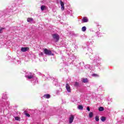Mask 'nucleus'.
Instances as JSON below:
<instances>
[{"label":"nucleus","instance_id":"2","mask_svg":"<svg viewBox=\"0 0 124 124\" xmlns=\"http://www.w3.org/2000/svg\"><path fill=\"white\" fill-rule=\"evenodd\" d=\"M52 37L56 42L60 40V35L57 33L52 34Z\"/></svg>","mask_w":124,"mask_h":124},{"label":"nucleus","instance_id":"20","mask_svg":"<svg viewBox=\"0 0 124 124\" xmlns=\"http://www.w3.org/2000/svg\"><path fill=\"white\" fill-rule=\"evenodd\" d=\"M24 114L25 115H26V116H27V117H31V115H30V114H29L28 113H26V111H24Z\"/></svg>","mask_w":124,"mask_h":124},{"label":"nucleus","instance_id":"5","mask_svg":"<svg viewBox=\"0 0 124 124\" xmlns=\"http://www.w3.org/2000/svg\"><path fill=\"white\" fill-rule=\"evenodd\" d=\"M60 4L61 6L62 10H64V3L62 0H60Z\"/></svg>","mask_w":124,"mask_h":124},{"label":"nucleus","instance_id":"7","mask_svg":"<svg viewBox=\"0 0 124 124\" xmlns=\"http://www.w3.org/2000/svg\"><path fill=\"white\" fill-rule=\"evenodd\" d=\"M30 48L26 47H21V52H27L28 50H29Z\"/></svg>","mask_w":124,"mask_h":124},{"label":"nucleus","instance_id":"12","mask_svg":"<svg viewBox=\"0 0 124 124\" xmlns=\"http://www.w3.org/2000/svg\"><path fill=\"white\" fill-rule=\"evenodd\" d=\"M82 82L83 83H88V82H89V80H88V78H83Z\"/></svg>","mask_w":124,"mask_h":124},{"label":"nucleus","instance_id":"28","mask_svg":"<svg viewBox=\"0 0 124 124\" xmlns=\"http://www.w3.org/2000/svg\"><path fill=\"white\" fill-rule=\"evenodd\" d=\"M8 10H9V8L8 9Z\"/></svg>","mask_w":124,"mask_h":124},{"label":"nucleus","instance_id":"10","mask_svg":"<svg viewBox=\"0 0 124 124\" xmlns=\"http://www.w3.org/2000/svg\"><path fill=\"white\" fill-rule=\"evenodd\" d=\"M46 9H47V7H46V6H45V5L41 6V10H42V11H43V10H46Z\"/></svg>","mask_w":124,"mask_h":124},{"label":"nucleus","instance_id":"13","mask_svg":"<svg viewBox=\"0 0 124 124\" xmlns=\"http://www.w3.org/2000/svg\"><path fill=\"white\" fill-rule=\"evenodd\" d=\"M81 31H87V28L86 27V26L83 27L81 28Z\"/></svg>","mask_w":124,"mask_h":124},{"label":"nucleus","instance_id":"24","mask_svg":"<svg viewBox=\"0 0 124 124\" xmlns=\"http://www.w3.org/2000/svg\"><path fill=\"white\" fill-rule=\"evenodd\" d=\"M92 76H94V77H96L97 76V75L95 74H93Z\"/></svg>","mask_w":124,"mask_h":124},{"label":"nucleus","instance_id":"18","mask_svg":"<svg viewBox=\"0 0 124 124\" xmlns=\"http://www.w3.org/2000/svg\"><path fill=\"white\" fill-rule=\"evenodd\" d=\"M95 121L96 122H98V121H99V117H98V116L95 117Z\"/></svg>","mask_w":124,"mask_h":124},{"label":"nucleus","instance_id":"14","mask_svg":"<svg viewBox=\"0 0 124 124\" xmlns=\"http://www.w3.org/2000/svg\"><path fill=\"white\" fill-rule=\"evenodd\" d=\"M93 112H90L89 114V117L90 118H93Z\"/></svg>","mask_w":124,"mask_h":124},{"label":"nucleus","instance_id":"25","mask_svg":"<svg viewBox=\"0 0 124 124\" xmlns=\"http://www.w3.org/2000/svg\"><path fill=\"white\" fill-rule=\"evenodd\" d=\"M67 13L68 14V15H69L70 12L68 11H67Z\"/></svg>","mask_w":124,"mask_h":124},{"label":"nucleus","instance_id":"3","mask_svg":"<svg viewBox=\"0 0 124 124\" xmlns=\"http://www.w3.org/2000/svg\"><path fill=\"white\" fill-rule=\"evenodd\" d=\"M75 116L73 115H70V117L69 118V124H72L73 123V121H74V118Z\"/></svg>","mask_w":124,"mask_h":124},{"label":"nucleus","instance_id":"23","mask_svg":"<svg viewBox=\"0 0 124 124\" xmlns=\"http://www.w3.org/2000/svg\"><path fill=\"white\" fill-rule=\"evenodd\" d=\"M87 111H90L91 110V109H90V107H88L87 108Z\"/></svg>","mask_w":124,"mask_h":124},{"label":"nucleus","instance_id":"4","mask_svg":"<svg viewBox=\"0 0 124 124\" xmlns=\"http://www.w3.org/2000/svg\"><path fill=\"white\" fill-rule=\"evenodd\" d=\"M82 23H88V22H89V19L88 17L84 16L82 19Z\"/></svg>","mask_w":124,"mask_h":124},{"label":"nucleus","instance_id":"11","mask_svg":"<svg viewBox=\"0 0 124 124\" xmlns=\"http://www.w3.org/2000/svg\"><path fill=\"white\" fill-rule=\"evenodd\" d=\"M50 97L51 96L49 94H45L44 95V97H45V98H50Z\"/></svg>","mask_w":124,"mask_h":124},{"label":"nucleus","instance_id":"29","mask_svg":"<svg viewBox=\"0 0 124 124\" xmlns=\"http://www.w3.org/2000/svg\"><path fill=\"white\" fill-rule=\"evenodd\" d=\"M11 11H13L12 10H11Z\"/></svg>","mask_w":124,"mask_h":124},{"label":"nucleus","instance_id":"19","mask_svg":"<svg viewBox=\"0 0 124 124\" xmlns=\"http://www.w3.org/2000/svg\"><path fill=\"white\" fill-rule=\"evenodd\" d=\"M103 110H104V108L102 107H101L99 108V111H103Z\"/></svg>","mask_w":124,"mask_h":124},{"label":"nucleus","instance_id":"26","mask_svg":"<svg viewBox=\"0 0 124 124\" xmlns=\"http://www.w3.org/2000/svg\"><path fill=\"white\" fill-rule=\"evenodd\" d=\"M41 55H43V53L41 52Z\"/></svg>","mask_w":124,"mask_h":124},{"label":"nucleus","instance_id":"8","mask_svg":"<svg viewBox=\"0 0 124 124\" xmlns=\"http://www.w3.org/2000/svg\"><path fill=\"white\" fill-rule=\"evenodd\" d=\"M26 77L29 79H32V78H33V75H32L31 73H30L29 75H26Z\"/></svg>","mask_w":124,"mask_h":124},{"label":"nucleus","instance_id":"21","mask_svg":"<svg viewBox=\"0 0 124 124\" xmlns=\"http://www.w3.org/2000/svg\"><path fill=\"white\" fill-rule=\"evenodd\" d=\"M79 84L78 83V82H75V86L76 87H78V86Z\"/></svg>","mask_w":124,"mask_h":124},{"label":"nucleus","instance_id":"6","mask_svg":"<svg viewBox=\"0 0 124 124\" xmlns=\"http://www.w3.org/2000/svg\"><path fill=\"white\" fill-rule=\"evenodd\" d=\"M66 89L67 92H68V93H70L71 92V89H70V86H69V85L68 84H66Z\"/></svg>","mask_w":124,"mask_h":124},{"label":"nucleus","instance_id":"27","mask_svg":"<svg viewBox=\"0 0 124 124\" xmlns=\"http://www.w3.org/2000/svg\"><path fill=\"white\" fill-rule=\"evenodd\" d=\"M8 11V12H11V11L10 10V11Z\"/></svg>","mask_w":124,"mask_h":124},{"label":"nucleus","instance_id":"22","mask_svg":"<svg viewBox=\"0 0 124 124\" xmlns=\"http://www.w3.org/2000/svg\"><path fill=\"white\" fill-rule=\"evenodd\" d=\"M3 30V28L0 29V33H2V30Z\"/></svg>","mask_w":124,"mask_h":124},{"label":"nucleus","instance_id":"9","mask_svg":"<svg viewBox=\"0 0 124 124\" xmlns=\"http://www.w3.org/2000/svg\"><path fill=\"white\" fill-rule=\"evenodd\" d=\"M27 22L28 23H33V19L31 17H29L27 18Z\"/></svg>","mask_w":124,"mask_h":124},{"label":"nucleus","instance_id":"17","mask_svg":"<svg viewBox=\"0 0 124 124\" xmlns=\"http://www.w3.org/2000/svg\"><path fill=\"white\" fill-rule=\"evenodd\" d=\"M15 119L16 121H20V117H15Z\"/></svg>","mask_w":124,"mask_h":124},{"label":"nucleus","instance_id":"15","mask_svg":"<svg viewBox=\"0 0 124 124\" xmlns=\"http://www.w3.org/2000/svg\"><path fill=\"white\" fill-rule=\"evenodd\" d=\"M101 120L102 122H105V121H106V118L104 117H102Z\"/></svg>","mask_w":124,"mask_h":124},{"label":"nucleus","instance_id":"1","mask_svg":"<svg viewBox=\"0 0 124 124\" xmlns=\"http://www.w3.org/2000/svg\"><path fill=\"white\" fill-rule=\"evenodd\" d=\"M44 52L46 55H47L48 56H54V54L52 53V51L47 49H44Z\"/></svg>","mask_w":124,"mask_h":124},{"label":"nucleus","instance_id":"16","mask_svg":"<svg viewBox=\"0 0 124 124\" xmlns=\"http://www.w3.org/2000/svg\"><path fill=\"white\" fill-rule=\"evenodd\" d=\"M78 108L79 109V110H83V106H81V105H79L78 106Z\"/></svg>","mask_w":124,"mask_h":124}]
</instances>
